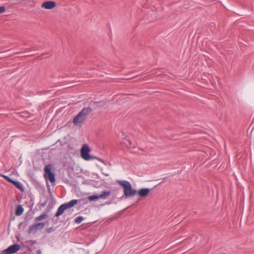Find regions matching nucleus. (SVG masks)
<instances>
[{
    "label": "nucleus",
    "mask_w": 254,
    "mask_h": 254,
    "mask_svg": "<svg viewBox=\"0 0 254 254\" xmlns=\"http://www.w3.org/2000/svg\"><path fill=\"white\" fill-rule=\"evenodd\" d=\"M91 112L90 108H84L73 118V123L75 126H81L84 122L90 113Z\"/></svg>",
    "instance_id": "f257e3e1"
},
{
    "label": "nucleus",
    "mask_w": 254,
    "mask_h": 254,
    "mask_svg": "<svg viewBox=\"0 0 254 254\" xmlns=\"http://www.w3.org/2000/svg\"><path fill=\"white\" fill-rule=\"evenodd\" d=\"M117 183L124 188V193L126 197L134 196L137 193V190L132 188L130 183L127 181L118 180Z\"/></svg>",
    "instance_id": "f03ea898"
},
{
    "label": "nucleus",
    "mask_w": 254,
    "mask_h": 254,
    "mask_svg": "<svg viewBox=\"0 0 254 254\" xmlns=\"http://www.w3.org/2000/svg\"><path fill=\"white\" fill-rule=\"evenodd\" d=\"M90 148L88 145L86 144H84L81 149V156L82 158L86 161L96 159V157L90 155Z\"/></svg>",
    "instance_id": "7ed1b4c3"
},
{
    "label": "nucleus",
    "mask_w": 254,
    "mask_h": 254,
    "mask_svg": "<svg viewBox=\"0 0 254 254\" xmlns=\"http://www.w3.org/2000/svg\"><path fill=\"white\" fill-rule=\"evenodd\" d=\"M45 177L46 179L49 180L52 183L56 181L55 175L54 173L52 172L50 164L47 165L45 168Z\"/></svg>",
    "instance_id": "20e7f679"
},
{
    "label": "nucleus",
    "mask_w": 254,
    "mask_h": 254,
    "mask_svg": "<svg viewBox=\"0 0 254 254\" xmlns=\"http://www.w3.org/2000/svg\"><path fill=\"white\" fill-rule=\"evenodd\" d=\"M20 249L19 244H15L9 246L6 249L2 251L1 254H13L18 252Z\"/></svg>",
    "instance_id": "39448f33"
},
{
    "label": "nucleus",
    "mask_w": 254,
    "mask_h": 254,
    "mask_svg": "<svg viewBox=\"0 0 254 254\" xmlns=\"http://www.w3.org/2000/svg\"><path fill=\"white\" fill-rule=\"evenodd\" d=\"M45 226V223H36L29 227L28 232L29 234L35 233L38 230L42 229Z\"/></svg>",
    "instance_id": "423d86ee"
},
{
    "label": "nucleus",
    "mask_w": 254,
    "mask_h": 254,
    "mask_svg": "<svg viewBox=\"0 0 254 254\" xmlns=\"http://www.w3.org/2000/svg\"><path fill=\"white\" fill-rule=\"evenodd\" d=\"M56 6V3L54 1H46L44 2H43L42 5L41 7L43 8L46 9H52L55 7Z\"/></svg>",
    "instance_id": "0eeeda50"
},
{
    "label": "nucleus",
    "mask_w": 254,
    "mask_h": 254,
    "mask_svg": "<svg viewBox=\"0 0 254 254\" xmlns=\"http://www.w3.org/2000/svg\"><path fill=\"white\" fill-rule=\"evenodd\" d=\"M150 190L149 189L143 188L137 191V193L141 197H145L148 194Z\"/></svg>",
    "instance_id": "6e6552de"
},
{
    "label": "nucleus",
    "mask_w": 254,
    "mask_h": 254,
    "mask_svg": "<svg viewBox=\"0 0 254 254\" xmlns=\"http://www.w3.org/2000/svg\"><path fill=\"white\" fill-rule=\"evenodd\" d=\"M78 201V200L77 199H72L68 203H64L63 204L65 208L66 209L73 207L74 205L77 203Z\"/></svg>",
    "instance_id": "1a4fd4ad"
},
{
    "label": "nucleus",
    "mask_w": 254,
    "mask_h": 254,
    "mask_svg": "<svg viewBox=\"0 0 254 254\" xmlns=\"http://www.w3.org/2000/svg\"><path fill=\"white\" fill-rule=\"evenodd\" d=\"M66 210L65 208L64 204H62L60 206V207L58 208L57 211L56 212L55 214V216L58 217H59L60 215H61L64 212V211Z\"/></svg>",
    "instance_id": "9d476101"
},
{
    "label": "nucleus",
    "mask_w": 254,
    "mask_h": 254,
    "mask_svg": "<svg viewBox=\"0 0 254 254\" xmlns=\"http://www.w3.org/2000/svg\"><path fill=\"white\" fill-rule=\"evenodd\" d=\"M24 211V209L21 205H18L15 210V215L17 216L21 215Z\"/></svg>",
    "instance_id": "9b49d317"
},
{
    "label": "nucleus",
    "mask_w": 254,
    "mask_h": 254,
    "mask_svg": "<svg viewBox=\"0 0 254 254\" xmlns=\"http://www.w3.org/2000/svg\"><path fill=\"white\" fill-rule=\"evenodd\" d=\"M47 217H48V215L46 214V213H43L39 215V216L35 217L34 219V221L35 222L40 221L46 218Z\"/></svg>",
    "instance_id": "f8f14e48"
},
{
    "label": "nucleus",
    "mask_w": 254,
    "mask_h": 254,
    "mask_svg": "<svg viewBox=\"0 0 254 254\" xmlns=\"http://www.w3.org/2000/svg\"><path fill=\"white\" fill-rule=\"evenodd\" d=\"M110 193L111 192L110 191H104L99 195L100 198L106 199L107 196L110 195Z\"/></svg>",
    "instance_id": "ddd939ff"
},
{
    "label": "nucleus",
    "mask_w": 254,
    "mask_h": 254,
    "mask_svg": "<svg viewBox=\"0 0 254 254\" xmlns=\"http://www.w3.org/2000/svg\"><path fill=\"white\" fill-rule=\"evenodd\" d=\"M84 219V218L82 216H79L77 217L75 220L74 222L77 224H79L81 223L83 220Z\"/></svg>",
    "instance_id": "4468645a"
},
{
    "label": "nucleus",
    "mask_w": 254,
    "mask_h": 254,
    "mask_svg": "<svg viewBox=\"0 0 254 254\" xmlns=\"http://www.w3.org/2000/svg\"><path fill=\"white\" fill-rule=\"evenodd\" d=\"M14 186L20 190H23V187L20 182L17 181Z\"/></svg>",
    "instance_id": "2eb2a0df"
},
{
    "label": "nucleus",
    "mask_w": 254,
    "mask_h": 254,
    "mask_svg": "<svg viewBox=\"0 0 254 254\" xmlns=\"http://www.w3.org/2000/svg\"><path fill=\"white\" fill-rule=\"evenodd\" d=\"M100 198L99 195H92L90 196L89 199L90 200L93 201L98 199Z\"/></svg>",
    "instance_id": "dca6fc26"
},
{
    "label": "nucleus",
    "mask_w": 254,
    "mask_h": 254,
    "mask_svg": "<svg viewBox=\"0 0 254 254\" xmlns=\"http://www.w3.org/2000/svg\"><path fill=\"white\" fill-rule=\"evenodd\" d=\"M55 231V228L53 227L48 228L46 230L47 233H50Z\"/></svg>",
    "instance_id": "f3484780"
},
{
    "label": "nucleus",
    "mask_w": 254,
    "mask_h": 254,
    "mask_svg": "<svg viewBox=\"0 0 254 254\" xmlns=\"http://www.w3.org/2000/svg\"><path fill=\"white\" fill-rule=\"evenodd\" d=\"M1 176H2L3 178H4L6 181L10 182L11 181V178H9L8 176L4 175H0Z\"/></svg>",
    "instance_id": "a211bd4d"
},
{
    "label": "nucleus",
    "mask_w": 254,
    "mask_h": 254,
    "mask_svg": "<svg viewBox=\"0 0 254 254\" xmlns=\"http://www.w3.org/2000/svg\"><path fill=\"white\" fill-rule=\"evenodd\" d=\"M5 11V8L3 6H0V14L2 13Z\"/></svg>",
    "instance_id": "6ab92c4d"
},
{
    "label": "nucleus",
    "mask_w": 254,
    "mask_h": 254,
    "mask_svg": "<svg viewBox=\"0 0 254 254\" xmlns=\"http://www.w3.org/2000/svg\"><path fill=\"white\" fill-rule=\"evenodd\" d=\"M17 182V181H15V180H13L12 179H11V181H10V183H11L13 185H14Z\"/></svg>",
    "instance_id": "aec40b11"
},
{
    "label": "nucleus",
    "mask_w": 254,
    "mask_h": 254,
    "mask_svg": "<svg viewBox=\"0 0 254 254\" xmlns=\"http://www.w3.org/2000/svg\"><path fill=\"white\" fill-rule=\"evenodd\" d=\"M127 141L129 143V144L128 145H127V146H128V147H132V145H131V142H130V141H129V140H128Z\"/></svg>",
    "instance_id": "412c9836"
},
{
    "label": "nucleus",
    "mask_w": 254,
    "mask_h": 254,
    "mask_svg": "<svg viewBox=\"0 0 254 254\" xmlns=\"http://www.w3.org/2000/svg\"><path fill=\"white\" fill-rule=\"evenodd\" d=\"M46 203H44L41 204V205L44 207L46 205Z\"/></svg>",
    "instance_id": "4be33fe9"
},
{
    "label": "nucleus",
    "mask_w": 254,
    "mask_h": 254,
    "mask_svg": "<svg viewBox=\"0 0 254 254\" xmlns=\"http://www.w3.org/2000/svg\"><path fill=\"white\" fill-rule=\"evenodd\" d=\"M105 175H106V176H108V175L107 174H105Z\"/></svg>",
    "instance_id": "5701e85b"
},
{
    "label": "nucleus",
    "mask_w": 254,
    "mask_h": 254,
    "mask_svg": "<svg viewBox=\"0 0 254 254\" xmlns=\"http://www.w3.org/2000/svg\"><path fill=\"white\" fill-rule=\"evenodd\" d=\"M0 254H1V253Z\"/></svg>",
    "instance_id": "b1692460"
}]
</instances>
